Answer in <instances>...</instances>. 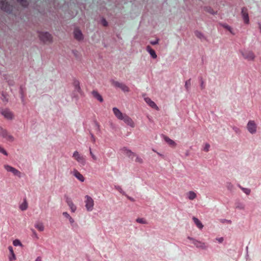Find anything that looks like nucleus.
I'll use <instances>...</instances> for the list:
<instances>
[{"label": "nucleus", "instance_id": "nucleus-1", "mask_svg": "<svg viewBox=\"0 0 261 261\" xmlns=\"http://www.w3.org/2000/svg\"><path fill=\"white\" fill-rule=\"evenodd\" d=\"M85 207L87 211L91 212L93 210L94 202L91 197L89 195L85 196Z\"/></svg>", "mask_w": 261, "mask_h": 261}, {"label": "nucleus", "instance_id": "nucleus-2", "mask_svg": "<svg viewBox=\"0 0 261 261\" xmlns=\"http://www.w3.org/2000/svg\"><path fill=\"white\" fill-rule=\"evenodd\" d=\"M0 136L10 142H13L14 140V137L1 126H0Z\"/></svg>", "mask_w": 261, "mask_h": 261}, {"label": "nucleus", "instance_id": "nucleus-3", "mask_svg": "<svg viewBox=\"0 0 261 261\" xmlns=\"http://www.w3.org/2000/svg\"><path fill=\"white\" fill-rule=\"evenodd\" d=\"M72 157L73 159L76 160L79 164L84 166L86 164V159L85 157L80 154V153L77 151H75L73 153Z\"/></svg>", "mask_w": 261, "mask_h": 261}, {"label": "nucleus", "instance_id": "nucleus-4", "mask_svg": "<svg viewBox=\"0 0 261 261\" xmlns=\"http://www.w3.org/2000/svg\"><path fill=\"white\" fill-rule=\"evenodd\" d=\"M39 37L41 40L44 43H50L52 41L51 35L47 32H41L39 34Z\"/></svg>", "mask_w": 261, "mask_h": 261}, {"label": "nucleus", "instance_id": "nucleus-5", "mask_svg": "<svg viewBox=\"0 0 261 261\" xmlns=\"http://www.w3.org/2000/svg\"><path fill=\"white\" fill-rule=\"evenodd\" d=\"M256 124L254 121L250 120L247 125V128L249 132L252 134H255L256 132Z\"/></svg>", "mask_w": 261, "mask_h": 261}, {"label": "nucleus", "instance_id": "nucleus-6", "mask_svg": "<svg viewBox=\"0 0 261 261\" xmlns=\"http://www.w3.org/2000/svg\"><path fill=\"white\" fill-rule=\"evenodd\" d=\"M4 168L8 172H12L14 175L19 177H21V172L15 168L8 165H5Z\"/></svg>", "mask_w": 261, "mask_h": 261}, {"label": "nucleus", "instance_id": "nucleus-7", "mask_svg": "<svg viewBox=\"0 0 261 261\" xmlns=\"http://www.w3.org/2000/svg\"><path fill=\"white\" fill-rule=\"evenodd\" d=\"M188 239L192 241V243L197 248H200L203 249H205L206 248V246H205L204 243H202L200 241H197L190 237H188Z\"/></svg>", "mask_w": 261, "mask_h": 261}, {"label": "nucleus", "instance_id": "nucleus-8", "mask_svg": "<svg viewBox=\"0 0 261 261\" xmlns=\"http://www.w3.org/2000/svg\"><path fill=\"white\" fill-rule=\"evenodd\" d=\"M0 7L2 10L6 12H10L12 11V6L5 1L0 2Z\"/></svg>", "mask_w": 261, "mask_h": 261}, {"label": "nucleus", "instance_id": "nucleus-9", "mask_svg": "<svg viewBox=\"0 0 261 261\" xmlns=\"http://www.w3.org/2000/svg\"><path fill=\"white\" fill-rule=\"evenodd\" d=\"M1 114L7 119L11 120L13 118V114L9 109H5L1 111Z\"/></svg>", "mask_w": 261, "mask_h": 261}, {"label": "nucleus", "instance_id": "nucleus-10", "mask_svg": "<svg viewBox=\"0 0 261 261\" xmlns=\"http://www.w3.org/2000/svg\"><path fill=\"white\" fill-rule=\"evenodd\" d=\"M122 120H123L127 125L132 128H134L135 126V122L133 119L126 114L123 116Z\"/></svg>", "mask_w": 261, "mask_h": 261}, {"label": "nucleus", "instance_id": "nucleus-11", "mask_svg": "<svg viewBox=\"0 0 261 261\" xmlns=\"http://www.w3.org/2000/svg\"><path fill=\"white\" fill-rule=\"evenodd\" d=\"M242 55L244 59L248 60H253L255 57L254 54L251 51H242Z\"/></svg>", "mask_w": 261, "mask_h": 261}, {"label": "nucleus", "instance_id": "nucleus-12", "mask_svg": "<svg viewBox=\"0 0 261 261\" xmlns=\"http://www.w3.org/2000/svg\"><path fill=\"white\" fill-rule=\"evenodd\" d=\"M121 150L124 154L126 155L129 158L133 159L135 156H136V154L135 153L133 152L125 147H123Z\"/></svg>", "mask_w": 261, "mask_h": 261}, {"label": "nucleus", "instance_id": "nucleus-13", "mask_svg": "<svg viewBox=\"0 0 261 261\" xmlns=\"http://www.w3.org/2000/svg\"><path fill=\"white\" fill-rule=\"evenodd\" d=\"M66 202L68 206L70 207L71 211L72 213H74L76 210V206L74 205L71 199L70 198L67 197Z\"/></svg>", "mask_w": 261, "mask_h": 261}, {"label": "nucleus", "instance_id": "nucleus-14", "mask_svg": "<svg viewBox=\"0 0 261 261\" xmlns=\"http://www.w3.org/2000/svg\"><path fill=\"white\" fill-rule=\"evenodd\" d=\"M242 15L245 23H248L249 21L247 9L245 7H243L242 9Z\"/></svg>", "mask_w": 261, "mask_h": 261}, {"label": "nucleus", "instance_id": "nucleus-15", "mask_svg": "<svg viewBox=\"0 0 261 261\" xmlns=\"http://www.w3.org/2000/svg\"><path fill=\"white\" fill-rule=\"evenodd\" d=\"M72 174L80 181L83 182L85 180V178L82 174H81L76 169H74L71 172Z\"/></svg>", "mask_w": 261, "mask_h": 261}, {"label": "nucleus", "instance_id": "nucleus-16", "mask_svg": "<svg viewBox=\"0 0 261 261\" xmlns=\"http://www.w3.org/2000/svg\"><path fill=\"white\" fill-rule=\"evenodd\" d=\"M73 85L74 88V92L78 93L80 94H82L83 93L82 90L81 88L80 85V82L79 81L75 80L73 83Z\"/></svg>", "mask_w": 261, "mask_h": 261}, {"label": "nucleus", "instance_id": "nucleus-17", "mask_svg": "<svg viewBox=\"0 0 261 261\" xmlns=\"http://www.w3.org/2000/svg\"><path fill=\"white\" fill-rule=\"evenodd\" d=\"M144 100L150 107L156 110H159V109L158 107L150 98L145 97L144 98Z\"/></svg>", "mask_w": 261, "mask_h": 261}, {"label": "nucleus", "instance_id": "nucleus-18", "mask_svg": "<svg viewBox=\"0 0 261 261\" xmlns=\"http://www.w3.org/2000/svg\"><path fill=\"white\" fill-rule=\"evenodd\" d=\"M113 111L115 116L119 120H122V118L125 115V114H122L120 111L117 108H114Z\"/></svg>", "mask_w": 261, "mask_h": 261}, {"label": "nucleus", "instance_id": "nucleus-19", "mask_svg": "<svg viewBox=\"0 0 261 261\" xmlns=\"http://www.w3.org/2000/svg\"><path fill=\"white\" fill-rule=\"evenodd\" d=\"M74 38L77 40H81L83 39V36L81 31L78 29H75L74 31Z\"/></svg>", "mask_w": 261, "mask_h": 261}, {"label": "nucleus", "instance_id": "nucleus-20", "mask_svg": "<svg viewBox=\"0 0 261 261\" xmlns=\"http://www.w3.org/2000/svg\"><path fill=\"white\" fill-rule=\"evenodd\" d=\"M92 95L95 99H97L99 101L102 102L103 101L102 97L97 91H92Z\"/></svg>", "mask_w": 261, "mask_h": 261}, {"label": "nucleus", "instance_id": "nucleus-21", "mask_svg": "<svg viewBox=\"0 0 261 261\" xmlns=\"http://www.w3.org/2000/svg\"><path fill=\"white\" fill-rule=\"evenodd\" d=\"M8 249L10 251V253L11 254V255L9 257V259L10 261H13L16 260V256L14 254V252L13 251V247L11 246L8 247Z\"/></svg>", "mask_w": 261, "mask_h": 261}, {"label": "nucleus", "instance_id": "nucleus-22", "mask_svg": "<svg viewBox=\"0 0 261 261\" xmlns=\"http://www.w3.org/2000/svg\"><path fill=\"white\" fill-rule=\"evenodd\" d=\"M187 198L191 200H193L197 197V194L194 191H191L187 193Z\"/></svg>", "mask_w": 261, "mask_h": 261}, {"label": "nucleus", "instance_id": "nucleus-23", "mask_svg": "<svg viewBox=\"0 0 261 261\" xmlns=\"http://www.w3.org/2000/svg\"><path fill=\"white\" fill-rule=\"evenodd\" d=\"M164 140L171 147H175L176 145V143L169 137L165 136L164 137Z\"/></svg>", "mask_w": 261, "mask_h": 261}, {"label": "nucleus", "instance_id": "nucleus-24", "mask_svg": "<svg viewBox=\"0 0 261 261\" xmlns=\"http://www.w3.org/2000/svg\"><path fill=\"white\" fill-rule=\"evenodd\" d=\"M146 50L153 59L156 58L157 55H156L155 51L152 49L149 45H148L146 47Z\"/></svg>", "mask_w": 261, "mask_h": 261}, {"label": "nucleus", "instance_id": "nucleus-25", "mask_svg": "<svg viewBox=\"0 0 261 261\" xmlns=\"http://www.w3.org/2000/svg\"><path fill=\"white\" fill-rule=\"evenodd\" d=\"M35 227L40 231H43L44 229L43 224L42 222H38L36 223Z\"/></svg>", "mask_w": 261, "mask_h": 261}, {"label": "nucleus", "instance_id": "nucleus-26", "mask_svg": "<svg viewBox=\"0 0 261 261\" xmlns=\"http://www.w3.org/2000/svg\"><path fill=\"white\" fill-rule=\"evenodd\" d=\"M193 220L195 224L197 226V227H198L199 229H202L203 228V225H202L201 222L198 220V219L194 217L193 218Z\"/></svg>", "mask_w": 261, "mask_h": 261}, {"label": "nucleus", "instance_id": "nucleus-27", "mask_svg": "<svg viewBox=\"0 0 261 261\" xmlns=\"http://www.w3.org/2000/svg\"><path fill=\"white\" fill-rule=\"evenodd\" d=\"M28 205L27 201L25 200L20 205L19 208L21 211H25L28 208Z\"/></svg>", "mask_w": 261, "mask_h": 261}, {"label": "nucleus", "instance_id": "nucleus-28", "mask_svg": "<svg viewBox=\"0 0 261 261\" xmlns=\"http://www.w3.org/2000/svg\"><path fill=\"white\" fill-rule=\"evenodd\" d=\"M119 88H120L124 92H128L129 91V88L123 83L121 84Z\"/></svg>", "mask_w": 261, "mask_h": 261}, {"label": "nucleus", "instance_id": "nucleus-29", "mask_svg": "<svg viewBox=\"0 0 261 261\" xmlns=\"http://www.w3.org/2000/svg\"><path fill=\"white\" fill-rule=\"evenodd\" d=\"M239 188L244 192L246 195H248L250 194L251 190L249 189L243 188L240 185H239Z\"/></svg>", "mask_w": 261, "mask_h": 261}, {"label": "nucleus", "instance_id": "nucleus-30", "mask_svg": "<svg viewBox=\"0 0 261 261\" xmlns=\"http://www.w3.org/2000/svg\"><path fill=\"white\" fill-rule=\"evenodd\" d=\"M195 36L200 39H204V37L203 36V35L202 34V33L199 31H196L195 32Z\"/></svg>", "mask_w": 261, "mask_h": 261}, {"label": "nucleus", "instance_id": "nucleus-31", "mask_svg": "<svg viewBox=\"0 0 261 261\" xmlns=\"http://www.w3.org/2000/svg\"><path fill=\"white\" fill-rule=\"evenodd\" d=\"M17 1L23 7H27L28 5L27 0H17Z\"/></svg>", "mask_w": 261, "mask_h": 261}, {"label": "nucleus", "instance_id": "nucleus-32", "mask_svg": "<svg viewBox=\"0 0 261 261\" xmlns=\"http://www.w3.org/2000/svg\"><path fill=\"white\" fill-rule=\"evenodd\" d=\"M122 84V83H120L117 81H113L112 82V85L114 86V87H117V88H120V86Z\"/></svg>", "mask_w": 261, "mask_h": 261}, {"label": "nucleus", "instance_id": "nucleus-33", "mask_svg": "<svg viewBox=\"0 0 261 261\" xmlns=\"http://www.w3.org/2000/svg\"><path fill=\"white\" fill-rule=\"evenodd\" d=\"M191 86V80H187L185 83V87L187 91H188Z\"/></svg>", "mask_w": 261, "mask_h": 261}, {"label": "nucleus", "instance_id": "nucleus-34", "mask_svg": "<svg viewBox=\"0 0 261 261\" xmlns=\"http://www.w3.org/2000/svg\"><path fill=\"white\" fill-rule=\"evenodd\" d=\"M13 244L15 246H22L20 241L19 240H17V239L13 241Z\"/></svg>", "mask_w": 261, "mask_h": 261}, {"label": "nucleus", "instance_id": "nucleus-35", "mask_svg": "<svg viewBox=\"0 0 261 261\" xmlns=\"http://www.w3.org/2000/svg\"><path fill=\"white\" fill-rule=\"evenodd\" d=\"M135 156L136 157V159H135L136 162L139 163L140 164H142L143 163V160L141 157L139 156L137 154H136V156Z\"/></svg>", "mask_w": 261, "mask_h": 261}, {"label": "nucleus", "instance_id": "nucleus-36", "mask_svg": "<svg viewBox=\"0 0 261 261\" xmlns=\"http://www.w3.org/2000/svg\"><path fill=\"white\" fill-rule=\"evenodd\" d=\"M136 221L141 224H146L147 222L144 218H138Z\"/></svg>", "mask_w": 261, "mask_h": 261}, {"label": "nucleus", "instance_id": "nucleus-37", "mask_svg": "<svg viewBox=\"0 0 261 261\" xmlns=\"http://www.w3.org/2000/svg\"><path fill=\"white\" fill-rule=\"evenodd\" d=\"M90 154L91 156V158L94 161L97 160L96 156L92 152L91 149L90 148Z\"/></svg>", "mask_w": 261, "mask_h": 261}, {"label": "nucleus", "instance_id": "nucleus-38", "mask_svg": "<svg viewBox=\"0 0 261 261\" xmlns=\"http://www.w3.org/2000/svg\"><path fill=\"white\" fill-rule=\"evenodd\" d=\"M222 26L224 28H225L227 30H228L231 33H232V29L231 28V27L230 26H229L228 25L226 24H223Z\"/></svg>", "mask_w": 261, "mask_h": 261}, {"label": "nucleus", "instance_id": "nucleus-39", "mask_svg": "<svg viewBox=\"0 0 261 261\" xmlns=\"http://www.w3.org/2000/svg\"><path fill=\"white\" fill-rule=\"evenodd\" d=\"M210 147V145L208 143H206L205 144L203 150L207 152L209 150Z\"/></svg>", "mask_w": 261, "mask_h": 261}, {"label": "nucleus", "instance_id": "nucleus-40", "mask_svg": "<svg viewBox=\"0 0 261 261\" xmlns=\"http://www.w3.org/2000/svg\"><path fill=\"white\" fill-rule=\"evenodd\" d=\"M0 152L2 153L3 154H4L5 155H8L7 151L1 146H0Z\"/></svg>", "mask_w": 261, "mask_h": 261}, {"label": "nucleus", "instance_id": "nucleus-41", "mask_svg": "<svg viewBox=\"0 0 261 261\" xmlns=\"http://www.w3.org/2000/svg\"><path fill=\"white\" fill-rule=\"evenodd\" d=\"M63 215L66 218L68 219L70 217H71L69 214L67 212H63Z\"/></svg>", "mask_w": 261, "mask_h": 261}, {"label": "nucleus", "instance_id": "nucleus-42", "mask_svg": "<svg viewBox=\"0 0 261 261\" xmlns=\"http://www.w3.org/2000/svg\"><path fill=\"white\" fill-rule=\"evenodd\" d=\"M200 86H201V88L202 90L204 89L205 88V85L204 84V82L202 80V79H201V85H200Z\"/></svg>", "mask_w": 261, "mask_h": 261}, {"label": "nucleus", "instance_id": "nucleus-43", "mask_svg": "<svg viewBox=\"0 0 261 261\" xmlns=\"http://www.w3.org/2000/svg\"><path fill=\"white\" fill-rule=\"evenodd\" d=\"M68 220L70 222V223L71 224H72L74 223V219L71 217H70L69 218H68Z\"/></svg>", "mask_w": 261, "mask_h": 261}, {"label": "nucleus", "instance_id": "nucleus-44", "mask_svg": "<svg viewBox=\"0 0 261 261\" xmlns=\"http://www.w3.org/2000/svg\"><path fill=\"white\" fill-rule=\"evenodd\" d=\"M227 188L229 189H231L233 188V185L230 183H228L227 185Z\"/></svg>", "mask_w": 261, "mask_h": 261}, {"label": "nucleus", "instance_id": "nucleus-45", "mask_svg": "<svg viewBox=\"0 0 261 261\" xmlns=\"http://www.w3.org/2000/svg\"><path fill=\"white\" fill-rule=\"evenodd\" d=\"M158 40H156L154 41H151L150 43L152 45H155L158 43Z\"/></svg>", "mask_w": 261, "mask_h": 261}, {"label": "nucleus", "instance_id": "nucleus-46", "mask_svg": "<svg viewBox=\"0 0 261 261\" xmlns=\"http://www.w3.org/2000/svg\"><path fill=\"white\" fill-rule=\"evenodd\" d=\"M102 23L104 26H107L108 24V23L105 19H103Z\"/></svg>", "mask_w": 261, "mask_h": 261}, {"label": "nucleus", "instance_id": "nucleus-47", "mask_svg": "<svg viewBox=\"0 0 261 261\" xmlns=\"http://www.w3.org/2000/svg\"><path fill=\"white\" fill-rule=\"evenodd\" d=\"M237 207L239 208V209H244V205H243L242 204L240 205L237 206Z\"/></svg>", "mask_w": 261, "mask_h": 261}, {"label": "nucleus", "instance_id": "nucleus-48", "mask_svg": "<svg viewBox=\"0 0 261 261\" xmlns=\"http://www.w3.org/2000/svg\"><path fill=\"white\" fill-rule=\"evenodd\" d=\"M217 240L218 241V242L219 243H222L223 241V238H220L217 239Z\"/></svg>", "mask_w": 261, "mask_h": 261}, {"label": "nucleus", "instance_id": "nucleus-49", "mask_svg": "<svg viewBox=\"0 0 261 261\" xmlns=\"http://www.w3.org/2000/svg\"><path fill=\"white\" fill-rule=\"evenodd\" d=\"M127 198H128V199H129L130 200H131L132 201H135L134 199L133 198H132V197H129V196H127Z\"/></svg>", "mask_w": 261, "mask_h": 261}, {"label": "nucleus", "instance_id": "nucleus-50", "mask_svg": "<svg viewBox=\"0 0 261 261\" xmlns=\"http://www.w3.org/2000/svg\"><path fill=\"white\" fill-rule=\"evenodd\" d=\"M118 190H119L120 191V192H121V193H123V194H124V192H122V190L121 189V188L120 187H118V188H116Z\"/></svg>", "mask_w": 261, "mask_h": 261}, {"label": "nucleus", "instance_id": "nucleus-51", "mask_svg": "<svg viewBox=\"0 0 261 261\" xmlns=\"http://www.w3.org/2000/svg\"><path fill=\"white\" fill-rule=\"evenodd\" d=\"M35 261H41V258L40 256L37 257Z\"/></svg>", "mask_w": 261, "mask_h": 261}, {"label": "nucleus", "instance_id": "nucleus-52", "mask_svg": "<svg viewBox=\"0 0 261 261\" xmlns=\"http://www.w3.org/2000/svg\"><path fill=\"white\" fill-rule=\"evenodd\" d=\"M91 138H92V141L94 143L95 141V139L94 136L92 134L91 135Z\"/></svg>", "mask_w": 261, "mask_h": 261}, {"label": "nucleus", "instance_id": "nucleus-53", "mask_svg": "<svg viewBox=\"0 0 261 261\" xmlns=\"http://www.w3.org/2000/svg\"><path fill=\"white\" fill-rule=\"evenodd\" d=\"M208 12H210L211 13H212V14H214V13H215V12H214V10H210V11H208Z\"/></svg>", "mask_w": 261, "mask_h": 261}, {"label": "nucleus", "instance_id": "nucleus-54", "mask_svg": "<svg viewBox=\"0 0 261 261\" xmlns=\"http://www.w3.org/2000/svg\"><path fill=\"white\" fill-rule=\"evenodd\" d=\"M158 154L159 155H162L160 153L158 152Z\"/></svg>", "mask_w": 261, "mask_h": 261}, {"label": "nucleus", "instance_id": "nucleus-55", "mask_svg": "<svg viewBox=\"0 0 261 261\" xmlns=\"http://www.w3.org/2000/svg\"><path fill=\"white\" fill-rule=\"evenodd\" d=\"M33 232H34V234H36V232L35 231H33Z\"/></svg>", "mask_w": 261, "mask_h": 261}]
</instances>
